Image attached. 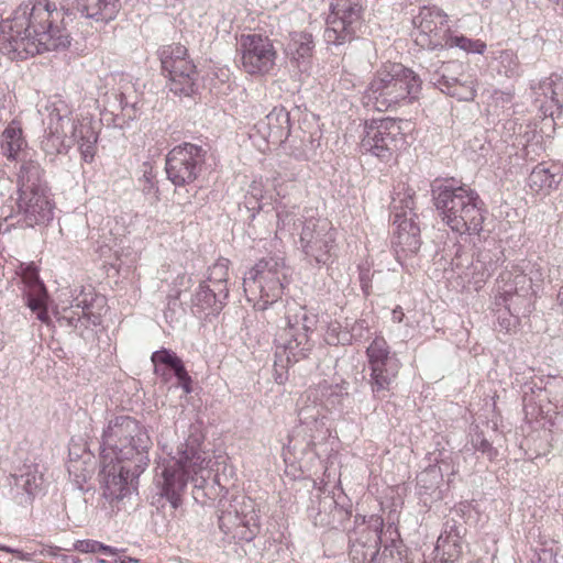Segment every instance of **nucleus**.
<instances>
[{
    "mask_svg": "<svg viewBox=\"0 0 563 563\" xmlns=\"http://www.w3.org/2000/svg\"><path fill=\"white\" fill-rule=\"evenodd\" d=\"M290 134L289 113L283 107H275L263 119L258 120L250 134L251 139L256 137L266 144H282Z\"/></svg>",
    "mask_w": 563,
    "mask_h": 563,
    "instance_id": "23",
    "label": "nucleus"
},
{
    "mask_svg": "<svg viewBox=\"0 0 563 563\" xmlns=\"http://www.w3.org/2000/svg\"><path fill=\"white\" fill-rule=\"evenodd\" d=\"M122 89L123 90L120 91L118 96V101L121 110L124 111L131 108V110L134 111L137 98L135 95H133V87L130 84H126L124 87H122Z\"/></svg>",
    "mask_w": 563,
    "mask_h": 563,
    "instance_id": "45",
    "label": "nucleus"
},
{
    "mask_svg": "<svg viewBox=\"0 0 563 563\" xmlns=\"http://www.w3.org/2000/svg\"><path fill=\"white\" fill-rule=\"evenodd\" d=\"M430 82L443 93L459 100H472L476 91L471 76L465 74V66L461 62H437L429 68Z\"/></svg>",
    "mask_w": 563,
    "mask_h": 563,
    "instance_id": "17",
    "label": "nucleus"
},
{
    "mask_svg": "<svg viewBox=\"0 0 563 563\" xmlns=\"http://www.w3.org/2000/svg\"><path fill=\"white\" fill-rule=\"evenodd\" d=\"M288 267L280 256L260 260L244 276L243 287L246 298L256 310L265 311L271 306H283L285 324L275 334V366L286 368L308 357L313 347L310 338L317 327V316L297 302L283 305L279 299Z\"/></svg>",
    "mask_w": 563,
    "mask_h": 563,
    "instance_id": "1",
    "label": "nucleus"
},
{
    "mask_svg": "<svg viewBox=\"0 0 563 563\" xmlns=\"http://www.w3.org/2000/svg\"><path fill=\"white\" fill-rule=\"evenodd\" d=\"M74 550L81 552V553L102 552L104 554H117V548L106 545L96 540H77L74 543Z\"/></svg>",
    "mask_w": 563,
    "mask_h": 563,
    "instance_id": "44",
    "label": "nucleus"
},
{
    "mask_svg": "<svg viewBox=\"0 0 563 563\" xmlns=\"http://www.w3.org/2000/svg\"><path fill=\"white\" fill-rule=\"evenodd\" d=\"M299 419L302 424H306L307 427H311L310 430L313 432L322 431V429L325 428L324 417L321 416L320 410L316 407L313 408H302L299 411Z\"/></svg>",
    "mask_w": 563,
    "mask_h": 563,
    "instance_id": "41",
    "label": "nucleus"
},
{
    "mask_svg": "<svg viewBox=\"0 0 563 563\" xmlns=\"http://www.w3.org/2000/svg\"><path fill=\"white\" fill-rule=\"evenodd\" d=\"M202 437L190 434L181 443L176 455L158 461L156 466V485L161 495L165 497L173 508L180 505L181 496L190 481L196 488H202L210 477V456L201 449Z\"/></svg>",
    "mask_w": 563,
    "mask_h": 563,
    "instance_id": "4",
    "label": "nucleus"
},
{
    "mask_svg": "<svg viewBox=\"0 0 563 563\" xmlns=\"http://www.w3.org/2000/svg\"><path fill=\"white\" fill-rule=\"evenodd\" d=\"M58 548L53 547H41V549H35L36 554L44 555L45 551H48V556H57Z\"/></svg>",
    "mask_w": 563,
    "mask_h": 563,
    "instance_id": "53",
    "label": "nucleus"
},
{
    "mask_svg": "<svg viewBox=\"0 0 563 563\" xmlns=\"http://www.w3.org/2000/svg\"><path fill=\"white\" fill-rule=\"evenodd\" d=\"M65 12L48 0H26L0 22V52L10 59H26L70 45Z\"/></svg>",
    "mask_w": 563,
    "mask_h": 563,
    "instance_id": "2",
    "label": "nucleus"
},
{
    "mask_svg": "<svg viewBox=\"0 0 563 563\" xmlns=\"http://www.w3.org/2000/svg\"><path fill=\"white\" fill-rule=\"evenodd\" d=\"M151 360L154 364L156 374H161L162 365H166L169 368H172L174 372H178L179 374L183 373V361L175 353H173L168 350L164 349V350L154 352L152 354Z\"/></svg>",
    "mask_w": 563,
    "mask_h": 563,
    "instance_id": "38",
    "label": "nucleus"
},
{
    "mask_svg": "<svg viewBox=\"0 0 563 563\" xmlns=\"http://www.w3.org/2000/svg\"><path fill=\"white\" fill-rule=\"evenodd\" d=\"M241 65L250 75H267L275 65L277 53L271 40L261 34H244L239 40Z\"/></svg>",
    "mask_w": 563,
    "mask_h": 563,
    "instance_id": "18",
    "label": "nucleus"
},
{
    "mask_svg": "<svg viewBox=\"0 0 563 563\" xmlns=\"http://www.w3.org/2000/svg\"><path fill=\"white\" fill-rule=\"evenodd\" d=\"M218 290L207 282H200L191 297V309L200 318L218 314L228 298H220Z\"/></svg>",
    "mask_w": 563,
    "mask_h": 563,
    "instance_id": "30",
    "label": "nucleus"
},
{
    "mask_svg": "<svg viewBox=\"0 0 563 563\" xmlns=\"http://www.w3.org/2000/svg\"><path fill=\"white\" fill-rule=\"evenodd\" d=\"M169 76V89L175 95L190 96L196 90L197 71L188 55L180 58L173 68H163Z\"/></svg>",
    "mask_w": 563,
    "mask_h": 563,
    "instance_id": "29",
    "label": "nucleus"
},
{
    "mask_svg": "<svg viewBox=\"0 0 563 563\" xmlns=\"http://www.w3.org/2000/svg\"><path fill=\"white\" fill-rule=\"evenodd\" d=\"M421 80L411 69L398 63L382 65L364 92V104L384 112L416 100Z\"/></svg>",
    "mask_w": 563,
    "mask_h": 563,
    "instance_id": "6",
    "label": "nucleus"
},
{
    "mask_svg": "<svg viewBox=\"0 0 563 563\" xmlns=\"http://www.w3.org/2000/svg\"><path fill=\"white\" fill-rule=\"evenodd\" d=\"M492 68L498 75L515 78L521 74V65L517 54L511 49H500L493 53Z\"/></svg>",
    "mask_w": 563,
    "mask_h": 563,
    "instance_id": "33",
    "label": "nucleus"
},
{
    "mask_svg": "<svg viewBox=\"0 0 563 563\" xmlns=\"http://www.w3.org/2000/svg\"><path fill=\"white\" fill-rule=\"evenodd\" d=\"M432 199L441 221L453 232L472 235L482 231L485 209L475 190L440 185L432 189Z\"/></svg>",
    "mask_w": 563,
    "mask_h": 563,
    "instance_id": "5",
    "label": "nucleus"
},
{
    "mask_svg": "<svg viewBox=\"0 0 563 563\" xmlns=\"http://www.w3.org/2000/svg\"><path fill=\"white\" fill-rule=\"evenodd\" d=\"M366 331H368V323L364 319L355 321L349 331V334L351 335V342L353 340H362L364 338V332Z\"/></svg>",
    "mask_w": 563,
    "mask_h": 563,
    "instance_id": "48",
    "label": "nucleus"
},
{
    "mask_svg": "<svg viewBox=\"0 0 563 563\" xmlns=\"http://www.w3.org/2000/svg\"><path fill=\"white\" fill-rule=\"evenodd\" d=\"M544 279V267L540 263L522 260L506 268L497 280L496 306H504L511 316H519L520 305H529Z\"/></svg>",
    "mask_w": 563,
    "mask_h": 563,
    "instance_id": "9",
    "label": "nucleus"
},
{
    "mask_svg": "<svg viewBox=\"0 0 563 563\" xmlns=\"http://www.w3.org/2000/svg\"><path fill=\"white\" fill-rule=\"evenodd\" d=\"M558 300L560 305H563V288H561V290L558 294Z\"/></svg>",
    "mask_w": 563,
    "mask_h": 563,
    "instance_id": "55",
    "label": "nucleus"
},
{
    "mask_svg": "<svg viewBox=\"0 0 563 563\" xmlns=\"http://www.w3.org/2000/svg\"><path fill=\"white\" fill-rule=\"evenodd\" d=\"M174 374L177 377L178 383L183 387L185 393L189 394L191 391V388H190L191 378L188 375L185 366L183 365V373L181 374H179L178 372H174Z\"/></svg>",
    "mask_w": 563,
    "mask_h": 563,
    "instance_id": "51",
    "label": "nucleus"
},
{
    "mask_svg": "<svg viewBox=\"0 0 563 563\" xmlns=\"http://www.w3.org/2000/svg\"><path fill=\"white\" fill-rule=\"evenodd\" d=\"M501 258L503 252L497 246L478 251L476 258L471 262L461 275L464 286H472L475 290L481 289L497 269Z\"/></svg>",
    "mask_w": 563,
    "mask_h": 563,
    "instance_id": "24",
    "label": "nucleus"
},
{
    "mask_svg": "<svg viewBox=\"0 0 563 563\" xmlns=\"http://www.w3.org/2000/svg\"><path fill=\"white\" fill-rule=\"evenodd\" d=\"M373 396L383 399L393 389L401 362L382 335H376L365 350Z\"/></svg>",
    "mask_w": 563,
    "mask_h": 563,
    "instance_id": "11",
    "label": "nucleus"
},
{
    "mask_svg": "<svg viewBox=\"0 0 563 563\" xmlns=\"http://www.w3.org/2000/svg\"><path fill=\"white\" fill-rule=\"evenodd\" d=\"M162 68H173L180 58L186 57L187 48L181 44H172L164 46L158 52Z\"/></svg>",
    "mask_w": 563,
    "mask_h": 563,
    "instance_id": "40",
    "label": "nucleus"
},
{
    "mask_svg": "<svg viewBox=\"0 0 563 563\" xmlns=\"http://www.w3.org/2000/svg\"><path fill=\"white\" fill-rule=\"evenodd\" d=\"M113 558L111 561L100 560V563H142L140 560L125 555L122 551L117 549V554H109Z\"/></svg>",
    "mask_w": 563,
    "mask_h": 563,
    "instance_id": "50",
    "label": "nucleus"
},
{
    "mask_svg": "<svg viewBox=\"0 0 563 563\" xmlns=\"http://www.w3.org/2000/svg\"><path fill=\"white\" fill-rule=\"evenodd\" d=\"M559 180L556 175L551 172L544 164L537 165L529 175L528 185L532 191L549 192L554 189Z\"/></svg>",
    "mask_w": 563,
    "mask_h": 563,
    "instance_id": "35",
    "label": "nucleus"
},
{
    "mask_svg": "<svg viewBox=\"0 0 563 563\" xmlns=\"http://www.w3.org/2000/svg\"><path fill=\"white\" fill-rule=\"evenodd\" d=\"M413 207L411 190H407L402 195L398 192L397 197L393 198V224L396 225L394 246L396 258L402 267L409 266L407 261L415 256L421 246L420 228L416 222L417 216L413 212ZM410 266L413 265L410 264Z\"/></svg>",
    "mask_w": 563,
    "mask_h": 563,
    "instance_id": "10",
    "label": "nucleus"
},
{
    "mask_svg": "<svg viewBox=\"0 0 563 563\" xmlns=\"http://www.w3.org/2000/svg\"><path fill=\"white\" fill-rule=\"evenodd\" d=\"M104 307L106 298L90 285L76 287L70 294L69 305L58 316V321L82 335L84 330L101 324Z\"/></svg>",
    "mask_w": 563,
    "mask_h": 563,
    "instance_id": "12",
    "label": "nucleus"
},
{
    "mask_svg": "<svg viewBox=\"0 0 563 563\" xmlns=\"http://www.w3.org/2000/svg\"><path fill=\"white\" fill-rule=\"evenodd\" d=\"M435 563H454L462 552L461 528L446 521L434 548Z\"/></svg>",
    "mask_w": 563,
    "mask_h": 563,
    "instance_id": "28",
    "label": "nucleus"
},
{
    "mask_svg": "<svg viewBox=\"0 0 563 563\" xmlns=\"http://www.w3.org/2000/svg\"><path fill=\"white\" fill-rule=\"evenodd\" d=\"M533 106L543 117H563V78L551 75L531 87Z\"/></svg>",
    "mask_w": 563,
    "mask_h": 563,
    "instance_id": "20",
    "label": "nucleus"
},
{
    "mask_svg": "<svg viewBox=\"0 0 563 563\" xmlns=\"http://www.w3.org/2000/svg\"><path fill=\"white\" fill-rule=\"evenodd\" d=\"M378 540L379 537L367 543L356 540L352 543L350 549V558L352 563H376L378 555Z\"/></svg>",
    "mask_w": 563,
    "mask_h": 563,
    "instance_id": "36",
    "label": "nucleus"
},
{
    "mask_svg": "<svg viewBox=\"0 0 563 563\" xmlns=\"http://www.w3.org/2000/svg\"><path fill=\"white\" fill-rule=\"evenodd\" d=\"M0 148L3 156L8 159L20 163L19 169H22L29 163L40 165L35 159V152L27 145L20 123L15 121H12L3 130L0 139Z\"/></svg>",
    "mask_w": 563,
    "mask_h": 563,
    "instance_id": "25",
    "label": "nucleus"
},
{
    "mask_svg": "<svg viewBox=\"0 0 563 563\" xmlns=\"http://www.w3.org/2000/svg\"><path fill=\"white\" fill-rule=\"evenodd\" d=\"M206 151L196 144L184 143L172 148L166 156L167 178L175 186L194 183L205 164Z\"/></svg>",
    "mask_w": 563,
    "mask_h": 563,
    "instance_id": "16",
    "label": "nucleus"
},
{
    "mask_svg": "<svg viewBox=\"0 0 563 563\" xmlns=\"http://www.w3.org/2000/svg\"><path fill=\"white\" fill-rule=\"evenodd\" d=\"M42 484L43 474L40 466L34 463H25L10 475L11 492L21 505L30 504Z\"/></svg>",
    "mask_w": 563,
    "mask_h": 563,
    "instance_id": "26",
    "label": "nucleus"
},
{
    "mask_svg": "<svg viewBox=\"0 0 563 563\" xmlns=\"http://www.w3.org/2000/svg\"><path fill=\"white\" fill-rule=\"evenodd\" d=\"M302 228L299 243L310 262L327 265L332 258L335 246V230L327 218H316L314 210H306L302 214Z\"/></svg>",
    "mask_w": 563,
    "mask_h": 563,
    "instance_id": "13",
    "label": "nucleus"
},
{
    "mask_svg": "<svg viewBox=\"0 0 563 563\" xmlns=\"http://www.w3.org/2000/svg\"><path fill=\"white\" fill-rule=\"evenodd\" d=\"M412 23L417 30L416 43L428 49H434L429 43L435 37L444 36V32L449 31L448 15L438 7L421 8Z\"/></svg>",
    "mask_w": 563,
    "mask_h": 563,
    "instance_id": "22",
    "label": "nucleus"
},
{
    "mask_svg": "<svg viewBox=\"0 0 563 563\" xmlns=\"http://www.w3.org/2000/svg\"><path fill=\"white\" fill-rule=\"evenodd\" d=\"M312 49V38L309 34H300L299 35V44L296 48V55L298 57H306L310 54Z\"/></svg>",
    "mask_w": 563,
    "mask_h": 563,
    "instance_id": "47",
    "label": "nucleus"
},
{
    "mask_svg": "<svg viewBox=\"0 0 563 563\" xmlns=\"http://www.w3.org/2000/svg\"><path fill=\"white\" fill-rule=\"evenodd\" d=\"M23 297L25 305L36 313V318L45 324H49L51 318L47 309V291L40 279L37 267L29 264L22 268Z\"/></svg>",
    "mask_w": 563,
    "mask_h": 563,
    "instance_id": "21",
    "label": "nucleus"
},
{
    "mask_svg": "<svg viewBox=\"0 0 563 563\" xmlns=\"http://www.w3.org/2000/svg\"><path fill=\"white\" fill-rule=\"evenodd\" d=\"M18 198L15 212L1 216L5 221L19 217L18 223L33 228L53 219V205L41 165L29 163L16 173Z\"/></svg>",
    "mask_w": 563,
    "mask_h": 563,
    "instance_id": "7",
    "label": "nucleus"
},
{
    "mask_svg": "<svg viewBox=\"0 0 563 563\" xmlns=\"http://www.w3.org/2000/svg\"><path fill=\"white\" fill-rule=\"evenodd\" d=\"M277 233L288 232L292 234L294 229L296 228L297 221H300L302 225L303 220L297 218L298 210L296 207L291 209H287L285 206L277 207Z\"/></svg>",
    "mask_w": 563,
    "mask_h": 563,
    "instance_id": "39",
    "label": "nucleus"
},
{
    "mask_svg": "<svg viewBox=\"0 0 563 563\" xmlns=\"http://www.w3.org/2000/svg\"><path fill=\"white\" fill-rule=\"evenodd\" d=\"M402 142L404 135L399 122L385 118L366 124L361 148L382 159H388Z\"/></svg>",
    "mask_w": 563,
    "mask_h": 563,
    "instance_id": "19",
    "label": "nucleus"
},
{
    "mask_svg": "<svg viewBox=\"0 0 563 563\" xmlns=\"http://www.w3.org/2000/svg\"><path fill=\"white\" fill-rule=\"evenodd\" d=\"M40 113L44 125L41 146L46 155L66 154L77 143L82 159L92 162L98 132L91 118H75L68 102L58 95L48 98Z\"/></svg>",
    "mask_w": 563,
    "mask_h": 563,
    "instance_id": "3",
    "label": "nucleus"
},
{
    "mask_svg": "<svg viewBox=\"0 0 563 563\" xmlns=\"http://www.w3.org/2000/svg\"><path fill=\"white\" fill-rule=\"evenodd\" d=\"M130 455L124 457H100L99 478L102 496L110 503L123 499L131 489L134 479L143 472H134L135 463Z\"/></svg>",
    "mask_w": 563,
    "mask_h": 563,
    "instance_id": "15",
    "label": "nucleus"
},
{
    "mask_svg": "<svg viewBox=\"0 0 563 563\" xmlns=\"http://www.w3.org/2000/svg\"><path fill=\"white\" fill-rule=\"evenodd\" d=\"M77 9L87 19L108 23L117 18L121 3L120 0H77Z\"/></svg>",
    "mask_w": 563,
    "mask_h": 563,
    "instance_id": "31",
    "label": "nucleus"
},
{
    "mask_svg": "<svg viewBox=\"0 0 563 563\" xmlns=\"http://www.w3.org/2000/svg\"><path fill=\"white\" fill-rule=\"evenodd\" d=\"M257 191H260V189L254 185V186L252 187V195H253L254 197H256V198H257Z\"/></svg>",
    "mask_w": 563,
    "mask_h": 563,
    "instance_id": "56",
    "label": "nucleus"
},
{
    "mask_svg": "<svg viewBox=\"0 0 563 563\" xmlns=\"http://www.w3.org/2000/svg\"><path fill=\"white\" fill-rule=\"evenodd\" d=\"M325 341L330 345H346L351 343V335L347 330H343L339 322H330L325 332Z\"/></svg>",
    "mask_w": 563,
    "mask_h": 563,
    "instance_id": "43",
    "label": "nucleus"
},
{
    "mask_svg": "<svg viewBox=\"0 0 563 563\" xmlns=\"http://www.w3.org/2000/svg\"><path fill=\"white\" fill-rule=\"evenodd\" d=\"M0 551H4V552H8V553H12V554H15L16 558L21 561H24V562H32L33 561V556L36 555V551H22V550H19V549H13V548H10V547H7V545H2L0 548Z\"/></svg>",
    "mask_w": 563,
    "mask_h": 563,
    "instance_id": "49",
    "label": "nucleus"
},
{
    "mask_svg": "<svg viewBox=\"0 0 563 563\" xmlns=\"http://www.w3.org/2000/svg\"><path fill=\"white\" fill-rule=\"evenodd\" d=\"M152 441L146 430L128 416H118L108 421L101 435L100 457L121 459L124 455L135 463L134 472H144L150 463L148 450Z\"/></svg>",
    "mask_w": 563,
    "mask_h": 563,
    "instance_id": "8",
    "label": "nucleus"
},
{
    "mask_svg": "<svg viewBox=\"0 0 563 563\" xmlns=\"http://www.w3.org/2000/svg\"><path fill=\"white\" fill-rule=\"evenodd\" d=\"M362 12L360 0H332L323 34L325 42L341 45L353 40L362 25Z\"/></svg>",
    "mask_w": 563,
    "mask_h": 563,
    "instance_id": "14",
    "label": "nucleus"
},
{
    "mask_svg": "<svg viewBox=\"0 0 563 563\" xmlns=\"http://www.w3.org/2000/svg\"><path fill=\"white\" fill-rule=\"evenodd\" d=\"M433 48H460L461 51L470 54H484L486 51V43L481 40H472L463 34H459L449 29L444 32V36L435 37L429 43Z\"/></svg>",
    "mask_w": 563,
    "mask_h": 563,
    "instance_id": "32",
    "label": "nucleus"
},
{
    "mask_svg": "<svg viewBox=\"0 0 563 563\" xmlns=\"http://www.w3.org/2000/svg\"><path fill=\"white\" fill-rule=\"evenodd\" d=\"M140 183L142 184V190L146 195H153L155 198H157L158 188L156 186V181L154 179V175L152 172H144L143 177L140 179Z\"/></svg>",
    "mask_w": 563,
    "mask_h": 563,
    "instance_id": "46",
    "label": "nucleus"
},
{
    "mask_svg": "<svg viewBox=\"0 0 563 563\" xmlns=\"http://www.w3.org/2000/svg\"><path fill=\"white\" fill-rule=\"evenodd\" d=\"M229 260L219 258L212 266L208 268V275L202 282H207L212 288L218 290L220 298L229 297L228 277H229Z\"/></svg>",
    "mask_w": 563,
    "mask_h": 563,
    "instance_id": "34",
    "label": "nucleus"
},
{
    "mask_svg": "<svg viewBox=\"0 0 563 563\" xmlns=\"http://www.w3.org/2000/svg\"><path fill=\"white\" fill-rule=\"evenodd\" d=\"M62 560L65 563H78L79 562V559H77L75 556H70V555H63Z\"/></svg>",
    "mask_w": 563,
    "mask_h": 563,
    "instance_id": "54",
    "label": "nucleus"
},
{
    "mask_svg": "<svg viewBox=\"0 0 563 563\" xmlns=\"http://www.w3.org/2000/svg\"><path fill=\"white\" fill-rule=\"evenodd\" d=\"M319 390L324 406L336 408L341 405L343 398L347 396V384H328L324 382L319 385Z\"/></svg>",
    "mask_w": 563,
    "mask_h": 563,
    "instance_id": "37",
    "label": "nucleus"
},
{
    "mask_svg": "<svg viewBox=\"0 0 563 563\" xmlns=\"http://www.w3.org/2000/svg\"><path fill=\"white\" fill-rule=\"evenodd\" d=\"M470 444L473 450L481 452L489 461L495 460L498 455L497 449H495L481 432L475 431L474 433H471Z\"/></svg>",
    "mask_w": 563,
    "mask_h": 563,
    "instance_id": "42",
    "label": "nucleus"
},
{
    "mask_svg": "<svg viewBox=\"0 0 563 563\" xmlns=\"http://www.w3.org/2000/svg\"><path fill=\"white\" fill-rule=\"evenodd\" d=\"M227 521L247 528L251 536L245 539L251 540L255 536L260 522L254 501L245 496L235 497L230 509L223 510L219 517V526L222 530Z\"/></svg>",
    "mask_w": 563,
    "mask_h": 563,
    "instance_id": "27",
    "label": "nucleus"
},
{
    "mask_svg": "<svg viewBox=\"0 0 563 563\" xmlns=\"http://www.w3.org/2000/svg\"><path fill=\"white\" fill-rule=\"evenodd\" d=\"M405 318V313L402 311V308L400 306H397L393 312H391V320L396 323L402 322Z\"/></svg>",
    "mask_w": 563,
    "mask_h": 563,
    "instance_id": "52",
    "label": "nucleus"
}]
</instances>
